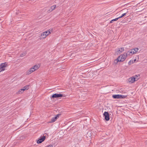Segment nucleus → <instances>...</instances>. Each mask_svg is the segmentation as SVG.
<instances>
[{
	"label": "nucleus",
	"mask_w": 147,
	"mask_h": 147,
	"mask_svg": "<svg viewBox=\"0 0 147 147\" xmlns=\"http://www.w3.org/2000/svg\"><path fill=\"white\" fill-rule=\"evenodd\" d=\"M127 56L125 53H124L118 57L116 60L117 62H123L125 60Z\"/></svg>",
	"instance_id": "obj_1"
},
{
	"label": "nucleus",
	"mask_w": 147,
	"mask_h": 147,
	"mask_svg": "<svg viewBox=\"0 0 147 147\" xmlns=\"http://www.w3.org/2000/svg\"><path fill=\"white\" fill-rule=\"evenodd\" d=\"M7 65L6 63H1L0 65V72L4 71L5 69V67H6Z\"/></svg>",
	"instance_id": "obj_2"
},
{
	"label": "nucleus",
	"mask_w": 147,
	"mask_h": 147,
	"mask_svg": "<svg viewBox=\"0 0 147 147\" xmlns=\"http://www.w3.org/2000/svg\"><path fill=\"white\" fill-rule=\"evenodd\" d=\"M46 138L45 136H41L40 137V139H39L37 141V143L38 144H40L42 142H43L45 140Z\"/></svg>",
	"instance_id": "obj_3"
},
{
	"label": "nucleus",
	"mask_w": 147,
	"mask_h": 147,
	"mask_svg": "<svg viewBox=\"0 0 147 147\" xmlns=\"http://www.w3.org/2000/svg\"><path fill=\"white\" fill-rule=\"evenodd\" d=\"M103 115L105 117V119L107 121H109L110 119L109 114L107 112L105 111L103 114Z\"/></svg>",
	"instance_id": "obj_4"
},
{
	"label": "nucleus",
	"mask_w": 147,
	"mask_h": 147,
	"mask_svg": "<svg viewBox=\"0 0 147 147\" xmlns=\"http://www.w3.org/2000/svg\"><path fill=\"white\" fill-rule=\"evenodd\" d=\"M63 96V95L61 94H53L52 96L51 97L53 98H59L60 97H62Z\"/></svg>",
	"instance_id": "obj_5"
},
{
	"label": "nucleus",
	"mask_w": 147,
	"mask_h": 147,
	"mask_svg": "<svg viewBox=\"0 0 147 147\" xmlns=\"http://www.w3.org/2000/svg\"><path fill=\"white\" fill-rule=\"evenodd\" d=\"M135 81V78H134V77L129 78L128 79V83L129 84H132Z\"/></svg>",
	"instance_id": "obj_6"
},
{
	"label": "nucleus",
	"mask_w": 147,
	"mask_h": 147,
	"mask_svg": "<svg viewBox=\"0 0 147 147\" xmlns=\"http://www.w3.org/2000/svg\"><path fill=\"white\" fill-rule=\"evenodd\" d=\"M125 55L127 56L129 55H132L134 54V51H133L132 49H131L127 52L126 53H125Z\"/></svg>",
	"instance_id": "obj_7"
},
{
	"label": "nucleus",
	"mask_w": 147,
	"mask_h": 147,
	"mask_svg": "<svg viewBox=\"0 0 147 147\" xmlns=\"http://www.w3.org/2000/svg\"><path fill=\"white\" fill-rule=\"evenodd\" d=\"M92 135V132L90 131L88 132L86 135V137L88 138L89 139H90L91 138Z\"/></svg>",
	"instance_id": "obj_8"
},
{
	"label": "nucleus",
	"mask_w": 147,
	"mask_h": 147,
	"mask_svg": "<svg viewBox=\"0 0 147 147\" xmlns=\"http://www.w3.org/2000/svg\"><path fill=\"white\" fill-rule=\"evenodd\" d=\"M56 7V5H54L52 6L51 7L50 9L48 10V12H50L51 11H52L54 10L55 9V8Z\"/></svg>",
	"instance_id": "obj_9"
},
{
	"label": "nucleus",
	"mask_w": 147,
	"mask_h": 147,
	"mask_svg": "<svg viewBox=\"0 0 147 147\" xmlns=\"http://www.w3.org/2000/svg\"><path fill=\"white\" fill-rule=\"evenodd\" d=\"M52 29H50L47 31H45L44 32L46 35H47V36H48L51 33V32H52Z\"/></svg>",
	"instance_id": "obj_10"
},
{
	"label": "nucleus",
	"mask_w": 147,
	"mask_h": 147,
	"mask_svg": "<svg viewBox=\"0 0 147 147\" xmlns=\"http://www.w3.org/2000/svg\"><path fill=\"white\" fill-rule=\"evenodd\" d=\"M121 96H120L119 94H115L113 95L112 96V97L113 98L115 99H119L120 98V97Z\"/></svg>",
	"instance_id": "obj_11"
},
{
	"label": "nucleus",
	"mask_w": 147,
	"mask_h": 147,
	"mask_svg": "<svg viewBox=\"0 0 147 147\" xmlns=\"http://www.w3.org/2000/svg\"><path fill=\"white\" fill-rule=\"evenodd\" d=\"M124 50V49L123 47L119 49L117 51V52L118 53H120L123 51Z\"/></svg>",
	"instance_id": "obj_12"
},
{
	"label": "nucleus",
	"mask_w": 147,
	"mask_h": 147,
	"mask_svg": "<svg viewBox=\"0 0 147 147\" xmlns=\"http://www.w3.org/2000/svg\"><path fill=\"white\" fill-rule=\"evenodd\" d=\"M47 36V35L44 32H43L41 35L40 37L41 38H45Z\"/></svg>",
	"instance_id": "obj_13"
},
{
	"label": "nucleus",
	"mask_w": 147,
	"mask_h": 147,
	"mask_svg": "<svg viewBox=\"0 0 147 147\" xmlns=\"http://www.w3.org/2000/svg\"><path fill=\"white\" fill-rule=\"evenodd\" d=\"M29 89V86H24L23 88L21 89V90H23V91H24L26 90H27Z\"/></svg>",
	"instance_id": "obj_14"
},
{
	"label": "nucleus",
	"mask_w": 147,
	"mask_h": 147,
	"mask_svg": "<svg viewBox=\"0 0 147 147\" xmlns=\"http://www.w3.org/2000/svg\"><path fill=\"white\" fill-rule=\"evenodd\" d=\"M57 119V117H53L51 120V121L50 122V123H53Z\"/></svg>",
	"instance_id": "obj_15"
},
{
	"label": "nucleus",
	"mask_w": 147,
	"mask_h": 147,
	"mask_svg": "<svg viewBox=\"0 0 147 147\" xmlns=\"http://www.w3.org/2000/svg\"><path fill=\"white\" fill-rule=\"evenodd\" d=\"M132 50L133 51H134V54L138 51V50H139V49L138 48H136L132 49Z\"/></svg>",
	"instance_id": "obj_16"
},
{
	"label": "nucleus",
	"mask_w": 147,
	"mask_h": 147,
	"mask_svg": "<svg viewBox=\"0 0 147 147\" xmlns=\"http://www.w3.org/2000/svg\"><path fill=\"white\" fill-rule=\"evenodd\" d=\"M40 65H36L33 66V67L36 70H37L40 67Z\"/></svg>",
	"instance_id": "obj_17"
},
{
	"label": "nucleus",
	"mask_w": 147,
	"mask_h": 147,
	"mask_svg": "<svg viewBox=\"0 0 147 147\" xmlns=\"http://www.w3.org/2000/svg\"><path fill=\"white\" fill-rule=\"evenodd\" d=\"M136 61V59H134V60H131L129 61V62L128 63V64L129 65H131L133 63H134V62H135V61Z\"/></svg>",
	"instance_id": "obj_18"
},
{
	"label": "nucleus",
	"mask_w": 147,
	"mask_h": 147,
	"mask_svg": "<svg viewBox=\"0 0 147 147\" xmlns=\"http://www.w3.org/2000/svg\"><path fill=\"white\" fill-rule=\"evenodd\" d=\"M127 13V12H126V13H124L122 14V15L121 16H119V17H118L119 19L121 18H122L125 15H126V14Z\"/></svg>",
	"instance_id": "obj_19"
},
{
	"label": "nucleus",
	"mask_w": 147,
	"mask_h": 147,
	"mask_svg": "<svg viewBox=\"0 0 147 147\" xmlns=\"http://www.w3.org/2000/svg\"><path fill=\"white\" fill-rule=\"evenodd\" d=\"M32 73L31 71L30 70H28L26 72V74L28 75Z\"/></svg>",
	"instance_id": "obj_20"
},
{
	"label": "nucleus",
	"mask_w": 147,
	"mask_h": 147,
	"mask_svg": "<svg viewBox=\"0 0 147 147\" xmlns=\"http://www.w3.org/2000/svg\"><path fill=\"white\" fill-rule=\"evenodd\" d=\"M30 71H31L32 72H33L35 71V69L33 67H32L30 69Z\"/></svg>",
	"instance_id": "obj_21"
},
{
	"label": "nucleus",
	"mask_w": 147,
	"mask_h": 147,
	"mask_svg": "<svg viewBox=\"0 0 147 147\" xmlns=\"http://www.w3.org/2000/svg\"><path fill=\"white\" fill-rule=\"evenodd\" d=\"M120 96H121L120 97V98H124L126 97V96L125 95H120Z\"/></svg>",
	"instance_id": "obj_22"
},
{
	"label": "nucleus",
	"mask_w": 147,
	"mask_h": 147,
	"mask_svg": "<svg viewBox=\"0 0 147 147\" xmlns=\"http://www.w3.org/2000/svg\"><path fill=\"white\" fill-rule=\"evenodd\" d=\"M138 77L137 75H136L134 77V78H135V81H137L138 79V78H137Z\"/></svg>",
	"instance_id": "obj_23"
},
{
	"label": "nucleus",
	"mask_w": 147,
	"mask_h": 147,
	"mask_svg": "<svg viewBox=\"0 0 147 147\" xmlns=\"http://www.w3.org/2000/svg\"><path fill=\"white\" fill-rule=\"evenodd\" d=\"M118 19H119V18H115V19H113V21H116Z\"/></svg>",
	"instance_id": "obj_24"
},
{
	"label": "nucleus",
	"mask_w": 147,
	"mask_h": 147,
	"mask_svg": "<svg viewBox=\"0 0 147 147\" xmlns=\"http://www.w3.org/2000/svg\"><path fill=\"white\" fill-rule=\"evenodd\" d=\"M26 54V53H24V54H21L20 55V56L21 57H23L25 56Z\"/></svg>",
	"instance_id": "obj_25"
},
{
	"label": "nucleus",
	"mask_w": 147,
	"mask_h": 147,
	"mask_svg": "<svg viewBox=\"0 0 147 147\" xmlns=\"http://www.w3.org/2000/svg\"><path fill=\"white\" fill-rule=\"evenodd\" d=\"M61 115V114H57L56 116L55 117H57V118L59 117V116Z\"/></svg>",
	"instance_id": "obj_26"
},
{
	"label": "nucleus",
	"mask_w": 147,
	"mask_h": 147,
	"mask_svg": "<svg viewBox=\"0 0 147 147\" xmlns=\"http://www.w3.org/2000/svg\"><path fill=\"white\" fill-rule=\"evenodd\" d=\"M22 90H21V89L19 90V91H18V94H20V93H22Z\"/></svg>",
	"instance_id": "obj_27"
},
{
	"label": "nucleus",
	"mask_w": 147,
	"mask_h": 147,
	"mask_svg": "<svg viewBox=\"0 0 147 147\" xmlns=\"http://www.w3.org/2000/svg\"><path fill=\"white\" fill-rule=\"evenodd\" d=\"M113 20H112L111 21H110V23H113Z\"/></svg>",
	"instance_id": "obj_28"
},
{
	"label": "nucleus",
	"mask_w": 147,
	"mask_h": 147,
	"mask_svg": "<svg viewBox=\"0 0 147 147\" xmlns=\"http://www.w3.org/2000/svg\"><path fill=\"white\" fill-rule=\"evenodd\" d=\"M146 144L147 145V140L145 142Z\"/></svg>",
	"instance_id": "obj_29"
},
{
	"label": "nucleus",
	"mask_w": 147,
	"mask_h": 147,
	"mask_svg": "<svg viewBox=\"0 0 147 147\" xmlns=\"http://www.w3.org/2000/svg\"><path fill=\"white\" fill-rule=\"evenodd\" d=\"M140 75H138V76L139 77L140 76Z\"/></svg>",
	"instance_id": "obj_30"
}]
</instances>
